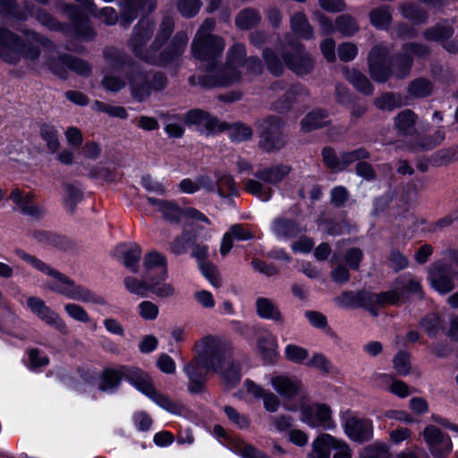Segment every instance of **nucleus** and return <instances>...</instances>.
Here are the masks:
<instances>
[{
  "mask_svg": "<svg viewBox=\"0 0 458 458\" xmlns=\"http://www.w3.org/2000/svg\"><path fill=\"white\" fill-rule=\"evenodd\" d=\"M415 115L411 110H405L395 119V127L403 134H411L414 131Z\"/></svg>",
  "mask_w": 458,
  "mask_h": 458,
  "instance_id": "obj_38",
  "label": "nucleus"
},
{
  "mask_svg": "<svg viewBox=\"0 0 458 458\" xmlns=\"http://www.w3.org/2000/svg\"><path fill=\"white\" fill-rule=\"evenodd\" d=\"M147 201L156 211L162 215L164 219L169 222H179L182 218H187L192 221H202L209 224L208 218L196 208H188L182 209L174 201L156 198H148Z\"/></svg>",
  "mask_w": 458,
  "mask_h": 458,
  "instance_id": "obj_10",
  "label": "nucleus"
},
{
  "mask_svg": "<svg viewBox=\"0 0 458 458\" xmlns=\"http://www.w3.org/2000/svg\"><path fill=\"white\" fill-rule=\"evenodd\" d=\"M291 168L286 165H276L269 168H260L254 174L255 177L263 181L267 184L250 179L245 183L248 192L253 194L263 201H267L272 196L270 185H276L280 182L288 174Z\"/></svg>",
  "mask_w": 458,
  "mask_h": 458,
  "instance_id": "obj_9",
  "label": "nucleus"
},
{
  "mask_svg": "<svg viewBox=\"0 0 458 458\" xmlns=\"http://www.w3.org/2000/svg\"><path fill=\"white\" fill-rule=\"evenodd\" d=\"M64 310L74 320L83 323L89 321V316L87 311L78 304L67 303L64 305Z\"/></svg>",
  "mask_w": 458,
  "mask_h": 458,
  "instance_id": "obj_50",
  "label": "nucleus"
},
{
  "mask_svg": "<svg viewBox=\"0 0 458 458\" xmlns=\"http://www.w3.org/2000/svg\"><path fill=\"white\" fill-rule=\"evenodd\" d=\"M272 388L284 399H292L302 392V383L295 377L274 373L269 377Z\"/></svg>",
  "mask_w": 458,
  "mask_h": 458,
  "instance_id": "obj_18",
  "label": "nucleus"
},
{
  "mask_svg": "<svg viewBox=\"0 0 458 458\" xmlns=\"http://www.w3.org/2000/svg\"><path fill=\"white\" fill-rule=\"evenodd\" d=\"M214 28L215 21L207 19L199 29L191 45L192 55L197 59L213 60L223 52L224 40L220 37L210 34Z\"/></svg>",
  "mask_w": 458,
  "mask_h": 458,
  "instance_id": "obj_8",
  "label": "nucleus"
},
{
  "mask_svg": "<svg viewBox=\"0 0 458 458\" xmlns=\"http://www.w3.org/2000/svg\"><path fill=\"white\" fill-rule=\"evenodd\" d=\"M160 276V280H150L148 282V292L160 298H168L174 295V288L171 284L165 283V279Z\"/></svg>",
  "mask_w": 458,
  "mask_h": 458,
  "instance_id": "obj_39",
  "label": "nucleus"
},
{
  "mask_svg": "<svg viewBox=\"0 0 458 458\" xmlns=\"http://www.w3.org/2000/svg\"><path fill=\"white\" fill-rule=\"evenodd\" d=\"M271 232L278 239L286 241L297 236L301 229L294 221L285 217L275 218L270 225Z\"/></svg>",
  "mask_w": 458,
  "mask_h": 458,
  "instance_id": "obj_23",
  "label": "nucleus"
},
{
  "mask_svg": "<svg viewBox=\"0 0 458 458\" xmlns=\"http://www.w3.org/2000/svg\"><path fill=\"white\" fill-rule=\"evenodd\" d=\"M428 48L422 44H406L403 48V53L394 60H390L387 55L389 49L386 46H377L369 53V72L373 80L376 81H386L394 67L393 72L400 78L408 75L411 64V55L423 58L428 55Z\"/></svg>",
  "mask_w": 458,
  "mask_h": 458,
  "instance_id": "obj_5",
  "label": "nucleus"
},
{
  "mask_svg": "<svg viewBox=\"0 0 458 458\" xmlns=\"http://www.w3.org/2000/svg\"><path fill=\"white\" fill-rule=\"evenodd\" d=\"M277 347V338L272 334L264 335L258 343L259 352L264 356V358L268 360H271L276 354Z\"/></svg>",
  "mask_w": 458,
  "mask_h": 458,
  "instance_id": "obj_37",
  "label": "nucleus"
},
{
  "mask_svg": "<svg viewBox=\"0 0 458 458\" xmlns=\"http://www.w3.org/2000/svg\"><path fill=\"white\" fill-rule=\"evenodd\" d=\"M82 197L81 191L73 185L64 187V201L67 206H73L81 200Z\"/></svg>",
  "mask_w": 458,
  "mask_h": 458,
  "instance_id": "obj_62",
  "label": "nucleus"
},
{
  "mask_svg": "<svg viewBox=\"0 0 458 458\" xmlns=\"http://www.w3.org/2000/svg\"><path fill=\"white\" fill-rule=\"evenodd\" d=\"M400 12L403 18L415 24L424 23L428 19V13L421 7L413 3L400 5Z\"/></svg>",
  "mask_w": 458,
  "mask_h": 458,
  "instance_id": "obj_34",
  "label": "nucleus"
},
{
  "mask_svg": "<svg viewBox=\"0 0 458 458\" xmlns=\"http://www.w3.org/2000/svg\"><path fill=\"white\" fill-rule=\"evenodd\" d=\"M194 349L196 357L184 367L191 393L201 392L206 383V373L218 372L225 363L226 368L221 372L225 386L233 388L240 382L241 366L234 361H229L233 348L226 339L207 335L195 344Z\"/></svg>",
  "mask_w": 458,
  "mask_h": 458,
  "instance_id": "obj_2",
  "label": "nucleus"
},
{
  "mask_svg": "<svg viewBox=\"0 0 458 458\" xmlns=\"http://www.w3.org/2000/svg\"><path fill=\"white\" fill-rule=\"evenodd\" d=\"M265 392L266 389L263 386L250 379H246L235 395L242 400L251 402L252 400L261 399Z\"/></svg>",
  "mask_w": 458,
  "mask_h": 458,
  "instance_id": "obj_31",
  "label": "nucleus"
},
{
  "mask_svg": "<svg viewBox=\"0 0 458 458\" xmlns=\"http://www.w3.org/2000/svg\"><path fill=\"white\" fill-rule=\"evenodd\" d=\"M213 433L220 441L222 439L231 441L233 445L232 449L243 458H269L252 446L248 445L240 440H231L225 428L220 425H216L214 427Z\"/></svg>",
  "mask_w": 458,
  "mask_h": 458,
  "instance_id": "obj_22",
  "label": "nucleus"
},
{
  "mask_svg": "<svg viewBox=\"0 0 458 458\" xmlns=\"http://www.w3.org/2000/svg\"><path fill=\"white\" fill-rule=\"evenodd\" d=\"M244 47L241 44L233 45L229 49L225 67L219 70L211 69L207 74L208 80L204 82L209 86H230L239 82L242 73L240 68H242L245 64L251 72H260V61L253 57L244 61Z\"/></svg>",
  "mask_w": 458,
  "mask_h": 458,
  "instance_id": "obj_7",
  "label": "nucleus"
},
{
  "mask_svg": "<svg viewBox=\"0 0 458 458\" xmlns=\"http://www.w3.org/2000/svg\"><path fill=\"white\" fill-rule=\"evenodd\" d=\"M223 124L225 126L223 130H228V135L233 141H244L249 140L252 135V130L243 123H233L230 126H227L225 123Z\"/></svg>",
  "mask_w": 458,
  "mask_h": 458,
  "instance_id": "obj_40",
  "label": "nucleus"
},
{
  "mask_svg": "<svg viewBox=\"0 0 458 458\" xmlns=\"http://www.w3.org/2000/svg\"><path fill=\"white\" fill-rule=\"evenodd\" d=\"M27 45L13 32L0 28V57L9 64H18L21 58L33 64L47 66L54 73L64 77V68L78 74L87 75L90 67L85 61L71 56L60 57L57 61L55 55V46L48 39L36 34L34 31H25Z\"/></svg>",
  "mask_w": 458,
  "mask_h": 458,
  "instance_id": "obj_1",
  "label": "nucleus"
},
{
  "mask_svg": "<svg viewBox=\"0 0 458 458\" xmlns=\"http://www.w3.org/2000/svg\"><path fill=\"white\" fill-rule=\"evenodd\" d=\"M34 198L33 193L22 191L18 188L13 189L10 193L11 200L23 215L39 218L45 214V208L43 206L36 204L33 201Z\"/></svg>",
  "mask_w": 458,
  "mask_h": 458,
  "instance_id": "obj_20",
  "label": "nucleus"
},
{
  "mask_svg": "<svg viewBox=\"0 0 458 458\" xmlns=\"http://www.w3.org/2000/svg\"><path fill=\"white\" fill-rule=\"evenodd\" d=\"M40 136L47 142L50 151L55 152L59 147L58 132L54 126L43 124L40 127Z\"/></svg>",
  "mask_w": 458,
  "mask_h": 458,
  "instance_id": "obj_42",
  "label": "nucleus"
},
{
  "mask_svg": "<svg viewBox=\"0 0 458 458\" xmlns=\"http://www.w3.org/2000/svg\"><path fill=\"white\" fill-rule=\"evenodd\" d=\"M335 445H337V438L329 434H321L311 443V450L308 454L309 458H331Z\"/></svg>",
  "mask_w": 458,
  "mask_h": 458,
  "instance_id": "obj_25",
  "label": "nucleus"
},
{
  "mask_svg": "<svg viewBox=\"0 0 458 458\" xmlns=\"http://www.w3.org/2000/svg\"><path fill=\"white\" fill-rule=\"evenodd\" d=\"M371 24L380 30H386L392 21V13L388 6L373 9L369 13Z\"/></svg>",
  "mask_w": 458,
  "mask_h": 458,
  "instance_id": "obj_35",
  "label": "nucleus"
},
{
  "mask_svg": "<svg viewBox=\"0 0 458 458\" xmlns=\"http://www.w3.org/2000/svg\"><path fill=\"white\" fill-rule=\"evenodd\" d=\"M123 378L165 411L175 415H181L183 412L182 404L157 392L148 375L137 368L122 367L117 369L104 370L98 382V388L103 392L113 393L118 388Z\"/></svg>",
  "mask_w": 458,
  "mask_h": 458,
  "instance_id": "obj_4",
  "label": "nucleus"
},
{
  "mask_svg": "<svg viewBox=\"0 0 458 458\" xmlns=\"http://www.w3.org/2000/svg\"><path fill=\"white\" fill-rule=\"evenodd\" d=\"M423 438L436 458H445L452 452L453 445L449 436L433 425L424 428Z\"/></svg>",
  "mask_w": 458,
  "mask_h": 458,
  "instance_id": "obj_16",
  "label": "nucleus"
},
{
  "mask_svg": "<svg viewBox=\"0 0 458 458\" xmlns=\"http://www.w3.org/2000/svg\"><path fill=\"white\" fill-rule=\"evenodd\" d=\"M173 26V20L169 17L165 18L160 24L155 41L149 49L144 50L143 47L152 34V23L148 19H141L135 27L130 41L132 52L139 58L152 64L164 65L174 61L182 55L189 38L185 32H178L172 42L160 51V47L171 35Z\"/></svg>",
  "mask_w": 458,
  "mask_h": 458,
  "instance_id": "obj_3",
  "label": "nucleus"
},
{
  "mask_svg": "<svg viewBox=\"0 0 458 458\" xmlns=\"http://www.w3.org/2000/svg\"><path fill=\"white\" fill-rule=\"evenodd\" d=\"M394 368L399 375H408L411 369L410 357L405 352H398L394 358Z\"/></svg>",
  "mask_w": 458,
  "mask_h": 458,
  "instance_id": "obj_47",
  "label": "nucleus"
},
{
  "mask_svg": "<svg viewBox=\"0 0 458 458\" xmlns=\"http://www.w3.org/2000/svg\"><path fill=\"white\" fill-rule=\"evenodd\" d=\"M363 458H393L386 445L375 444L368 447L362 454Z\"/></svg>",
  "mask_w": 458,
  "mask_h": 458,
  "instance_id": "obj_48",
  "label": "nucleus"
},
{
  "mask_svg": "<svg viewBox=\"0 0 458 458\" xmlns=\"http://www.w3.org/2000/svg\"><path fill=\"white\" fill-rule=\"evenodd\" d=\"M17 255L30 264L37 270L42 272L48 276L47 287L69 299L87 303L105 304L102 297L96 295L89 289L76 284L66 276L58 272L42 260L23 252L17 250Z\"/></svg>",
  "mask_w": 458,
  "mask_h": 458,
  "instance_id": "obj_6",
  "label": "nucleus"
},
{
  "mask_svg": "<svg viewBox=\"0 0 458 458\" xmlns=\"http://www.w3.org/2000/svg\"><path fill=\"white\" fill-rule=\"evenodd\" d=\"M375 104L378 108L383 110H393L403 105L401 97L394 94L383 95L376 100Z\"/></svg>",
  "mask_w": 458,
  "mask_h": 458,
  "instance_id": "obj_45",
  "label": "nucleus"
},
{
  "mask_svg": "<svg viewBox=\"0 0 458 458\" xmlns=\"http://www.w3.org/2000/svg\"><path fill=\"white\" fill-rule=\"evenodd\" d=\"M293 419L287 415L272 416L269 420V428L276 431H284L292 427Z\"/></svg>",
  "mask_w": 458,
  "mask_h": 458,
  "instance_id": "obj_54",
  "label": "nucleus"
},
{
  "mask_svg": "<svg viewBox=\"0 0 458 458\" xmlns=\"http://www.w3.org/2000/svg\"><path fill=\"white\" fill-rule=\"evenodd\" d=\"M284 353L285 359L290 362L315 368L324 372L328 371V361L321 353L315 352L310 357V352L306 348L295 344H287Z\"/></svg>",
  "mask_w": 458,
  "mask_h": 458,
  "instance_id": "obj_12",
  "label": "nucleus"
},
{
  "mask_svg": "<svg viewBox=\"0 0 458 458\" xmlns=\"http://www.w3.org/2000/svg\"><path fill=\"white\" fill-rule=\"evenodd\" d=\"M264 59L268 70L275 75H279L284 71V64L271 50L266 49L263 52Z\"/></svg>",
  "mask_w": 458,
  "mask_h": 458,
  "instance_id": "obj_49",
  "label": "nucleus"
},
{
  "mask_svg": "<svg viewBox=\"0 0 458 458\" xmlns=\"http://www.w3.org/2000/svg\"><path fill=\"white\" fill-rule=\"evenodd\" d=\"M293 31L300 38L309 39L312 36V29L302 13H295L291 19Z\"/></svg>",
  "mask_w": 458,
  "mask_h": 458,
  "instance_id": "obj_36",
  "label": "nucleus"
},
{
  "mask_svg": "<svg viewBox=\"0 0 458 458\" xmlns=\"http://www.w3.org/2000/svg\"><path fill=\"white\" fill-rule=\"evenodd\" d=\"M458 159V147L444 148L432 155L430 162L432 165L439 166L446 165Z\"/></svg>",
  "mask_w": 458,
  "mask_h": 458,
  "instance_id": "obj_41",
  "label": "nucleus"
},
{
  "mask_svg": "<svg viewBox=\"0 0 458 458\" xmlns=\"http://www.w3.org/2000/svg\"><path fill=\"white\" fill-rule=\"evenodd\" d=\"M369 156V151L364 148H360L358 149L350 151V152H344L342 154L343 158V166L344 169L350 165L351 163L368 158Z\"/></svg>",
  "mask_w": 458,
  "mask_h": 458,
  "instance_id": "obj_58",
  "label": "nucleus"
},
{
  "mask_svg": "<svg viewBox=\"0 0 458 458\" xmlns=\"http://www.w3.org/2000/svg\"><path fill=\"white\" fill-rule=\"evenodd\" d=\"M300 420L312 428L332 430L336 427L332 411L325 403H304L300 407Z\"/></svg>",
  "mask_w": 458,
  "mask_h": 458,
  "instance_id": "obj_11",
  "label": "nucleus"
},
{
  "mask_svg": "<svg viewBox=\"0 0 458 458\" xmlns=\"http://www.w3.org/2000/svg\"><path fill=\"white\" fill-rule=\"evenodd\" d=\"M141 183L146 190L160 195H164L167 191V188L163 182L155 181L149 176H144L141 180Z\"/></svg>",
  "mask_w": 458,
  "mask_h": 458,
  "instance_id": "obj_63",
  "label": "nucleus"
},
{
  "mask_svg": "<svg viewBox=\"0 0 458 458\" xmlns=\"http://www.w3.org/2000/svg\"><path fill=\"white\" fill-rule=\"evenodd\" d=\"M431 90V83L425 79L416 80L409 87L410 94L414 97H426Z\"/></svg>",
  "mask_w": 458,
  "mask_h": 458,
  "instance_id": "obj_46",
  "label": "nucleus"
},
{
  "mask_svg": "<svg viewBox=\"0 0 458 458\" xmlns=\"http://www.w3.org/2000/svg\"><path fill=\"white\" fill-rule=\"evenodd\" d=\"M320 23L323 31L327 34L337 30L344 35L351 36L358 30L354 19L349 15L339 16L336 19L335 25L327 19H321Z\"/></svg>",
  "mask_w": 458,
  "mask_h": 458,
  "instance_id": "obj_26",
  "label": "nucleus"
},
{
  "mask_svg": "<svg viewBox=\"0 0 458 458\" xmlns=\"http://www.w3.org/2000/svg\"><path fill=\"white\" fill-rule=\"evenodd\" d=\"M200 8V2L199 0H180L178 3V9L182 15L185 17L194 16Z\"/></svg>",
  "mask_w": 458,
  "mask_h": 458,
  "instance_id": "obj_56",
  "label": "nucleus"
},
{
  "mask_svg": "<svg viewBox=\"0 0 458 458\" xmlns=\"http://www.w3.org/2000/svg\"><path fill=\"white\" fill-rule=\"evenodd\" d=\"M116 255L123 259L124 266L132 272L137 271V263L140 257V248L137 244H120Z\"/></svg>",
  "mask_w": 458,
  "mask_h": 458,
  "instance_id": "obj_29",
  "label": "nucleus"
},
{
  "mask_svg": "<svg viewBox=\"0 0 458 458\" xmlns=\"http://www.w3.org/2000/svg\"><path fill=\"white\" fill-rule=\"evenodd\" d=\"M104 55L106 61V68L110 70H118L124 63L123 56L115 49H106Z\"/></svg>",
  "mask_w": 458,
  "mask_h": 458,
  "instance_id": "obj_52",
  "label": "nucleus"
},
{
  "mask_svg": "<svg viewBox=\"0 0 458 458\" xmlns=\"http://www.w3.org/2000/svg\"><path fill=\"white\" fill-rule=\"evenodd\" d=\"M293 55H284V61L287 67L296 74H306L312 68V60L301 48H294Z\"/></svg>",
  "mask_w": 458,
  "mask_h": 458,
  "instance_id": "obj_24",
  "label": "nucleus"
},
{
  "mask_svg": "<svg viewBox=\"0 0 458 458\" xmlns=\"http://www.w3.org/2000/svg\"><path fill=\"white\" fill-rule=\"evenodd\" d=\"M27 305L30 311L37 315L47 324L53 326L62 333H67L68 328L60 316L48 308L45 302L38 297H30L27 300Z\"/></svg>",
  "mask_w": 458,
  "mask_h": 458,
  "instance_id": "obj_19",
  "label": "nucleus"
},
{
  "mask_svg": "<svg viewBox=\"0 0 458 458\" xmlns=\"http://www.w3.org/2000/svg\"><path fill=\"white\" fill-rule=\"evenodd\" d=\"M344 73L346 80L360 92L367 95L372 92V86L368 78L357 70L346 67L344 69Z\"/></svg>",
  "mask_w": 458,
  "mask_h": 458,
  "instance_id": "obj_32",
  "label": "nucleus"
},
{
  "mask_svg": "<svg viewBox=\"0 0 458 458\" xmlns=\"http://www.w3.org/2000/svg\"><path fill=\"white\" fill-rule=\"evenodd\" d=\"M327 114L321 109H316L310 112L301 122V130L303 131H310L312 130L325 126L327 123Z\"/></svg>",
  "mask_w": 458,
  "mask_h": 458,
  "instance_id": "obj_33",
  "label": "nucleus"
},
{
  "mask_svg": "<svg viewBox=\"0 0 458 458\" xmlns=\"http://www.w3.org/2000/svg\"><path fill=\"white\" fill-rule=\"evenodd\" d=\"M191 236L189 233H183L176 238L171 245V250L174 254L180 255L184 253L190 246Z\"/></svg>",
  "mask_w": 458,
  "mask_h": 458,
  "instance_id": "obj_64",
  "label": "nucleus"
},
{
  "mask_svg": "<svg viewBox=\"0 0 458 458\" xmlns=\"http://www.w3.org/2000/svg\"><path fill=\"white\" fill-rule=\"evenodd\" d=\"M420 327L429 335H435L440 327V318L437 314H430L425 317L420 322Z\"/></svg>",
  "mask_w": 458,
  "mask_h": 458,
  "instance_id": "obj_53",
  "label": "nucleus"
},
{
  "mask_svg": "<svg viewBox=\"0 0 458 458\" xmlns=\"http://www.w3.org/2000/svg\"><path fill=\"white\" fill-rule=\"evenodd\" d=\"M185 123L189 125H195L198 130L205 131L207 133L223 131L225 127L224 124L219 123L215 117L200 109H194L188 112L185 116Z\"/></svg>",
  "mask_w": 458,
  "mask_h": 458,
  "instance_id": "obj_21",
  "label": "nucleus"
},
{
  "mask_svg": "<svg viewBox=\"0 0 458 458\" xmlns=\"http://www.w3.org/2000/svg\"><path fill=\"white\" fill-rule=\"evenodd\" d=\"M323 160L327 166L335 170H343L342 155L337 157L335 151L330 148H325L322 151Z\"/></svg>",
  "mask_w": 458,
  "mask_h": 458,
  "instance_id": "obj_51",
  "label": "nucleus"
},
{
  "mask_svg": "<svg viewBox=\"0 0 458 458\" xmlns=\"http://www.w3.org/2000/svg\"><path fill=\"white\" fill-rule=\"evenodd\" d=\"M259 15L257 11L246 9L241 12L236 18V25L243 30H248L259 21Z\"/></svg>",
  "mask_w": 458,
  "mask_h": 458,
  "instance_id": "obj_43",
  "label": "nucleus"
},
{
  "mask_svg": "<svg viewBox=\"0 0 458 458\" xmlns=\"http://www.w3.org/2000/svg\"><path fill=\"white\" fill-rule=\"evenodd\" d=\"M199 267L203 276L209 281V283L215 286L218 287L220 285L219 278L216 276V267L206 261H200L199 263Z\"/></svg>",
  "mask_w": 458,
  "mask_h": 458,
  "instance_id": "obj_59",
  "label": "nucleus"
},
{
  "mask_svg": "<svg viewBox=\"0 0 458 458\" xmlns=\"http://www.w3.org/2000/svg\"><path fill=\"white\" fill-rule=\"evenodd\" d=\"M283 123L278 117H268L260 124V144L267 150L281 148L283 138Z\"/></svg>",
  "mask_w": 458,
  "mask_h": 458,
  "instance_id": "obj_17",
  "label": "nucleus"
},
{
  "mask_svg": "<svg viewBox=\"0 0 458 458\" xmlns=\"http://www.w3.org/2000/svg\"><path fill=\"white\" fill-rule=\"evenodd\" d=\"M125 288L132 294H136L141 297L147 296L148 293V283L139 280L135 277H125L124 278Z\"/></svg>",
  "mask_w": 458,
  "mask_h": 458,
  "instance_id": "obj_44",
  "label": "nucleus"
},
{
  "mask_svg": "<svg viewBox=\"0 0 458 458\" xmlns=\"http://www.w3.org/2000/svg\"><path fill=\"white\" fill-rule=\"evenodd\" d=\"M253 233L247 227L242 225H234L228 233L224 234L222 239L220 252L226 255L233 247V238L238 241H247L253 238Z\"/></svg>",
  "mask_w": 458,
  "mask_h": 458,
  "instance_id": "obj_27",
  "label": "nucleus"
},
{
  "mask_svg": "<svg viewBox=\"0 0 458 458\" xmlns=\"http://www.w3.org/2000/svg\"><path fill=\"white\" fill-rule=\"evenodd\" d=\"M342 420L344 432L350 439L363 442L371 438L373 424L370 420L346 411L343 414Z\"/></svg>",
  "mask_w": 458,
  "mask_h": 458,
  "instance_id": "obj_14",
  "label": "nucleus"
},
{
  "mask_svg": "<svg viewBox=\"0 0 458 458\" xmlns=\"http://www.w3.org/2000/svg\"><path fill=\"white\" fill-rule=\"evenodd\" d=\"M158 307L148 301H144L139 305V313L146 320H154L158 316Z\"/></svg>",
  "mask_w": 458,
  "mask_h": 458,
  "instance_id": "obj_55",
  "label": "nucleus"
},
{
  "mask_svg": "<svg viewBox=\"0 0 458 458\" xmlns=\"http://www.w3.org/2000/svg\"><path fill=\"white\" fill-rule=\"evenodd\" d=\"M143 265L147 272L157 273L162 277H167V263L164 255L157 251H150L145 257Z\"/></svg>",
  "mask_w": 458,
  "mask_h": 458,
  "instance_id": "obj_30",
  "label": "nucleus"
},
{
  "mask_svg": "<svg viewBox=\"0 0 458 458\" xmlns=\"http://www.w3.org/2000/svg\"><path fill=\"white\" fill-rule=\"evenodd\" d=\"M257 314L264 318L276 323H283L284 319L276 304L270 299L259 297L256 300Z\"/></svg>",
  "mask_w": 458,
  "mask_h": 458,
  "instance_id": "obj_28",
  "label": "nucleus"
},
{
  "mask_svg": "<svg viewBox=\"0 0 458 458\" xmlns=\"http://www.w3.org/2000/svg\"><path fill=\"white\" fill-rule=\"evenodd\" d=\"M305 318L316 328L325 329L327 327V318L321 312L308 310L305 312Z\"/></svg>",
  "mask_w": 458,
  "mask_h": 458,
  "instance_id": "obj_61",
  "label": "nucleus"
},
{
  "mask_svg": "<svg viewBox=\"0 0 458 458\" xmlns=\"http://www.w3.org/2000/svg\"><path fill=\"white\" fill-rule=\"evenodd\" d=\"M337 52L342 61L349 62L353 60L357 55L358 47L352 43H343L339 45Z\"/></svg>",
  "mask_w": 458,
  "mask_h": 458,
  "instance_id": "obj_60",
  "label": "nucleus"
},
{
  "mask_svg": "<svg viewBox=\"0 0 458 458\" xmlns=\"http://www.w3.org/2000/svg\"><path fill=\"white\" fill-rule=\"evenodd\" d=\"M264 409L268 412H276L280 407L279 397L269 390H266L261 397Z\"/></svg>",
  "mask_w": 458,
  "mask_h": 458,
  "instance_id": "obj_57",
  "label": "nucleus"
},
{
  "mask_svg": "<svg viewBox=\"0 0 458 458\" xmlns=\"http://www.w3.org/2000/svg\"><path fill=\"white\" fill-rule=\"evenodd\" d=\"M165 85L166 79L161 73L153 75L151 81L149 75L142 72L132 74L130 79L131 94L139 100L145 99L153 90H161Z\"/></svg>",
  "mask_w": 458,
  "mask_h": 458,
  "instance_id": "obj_13",
  "label": "nucleus"
},
{
  "mask_svg": "<svg viewBox=\"0 0 458 458\" xmlns=\"http://www.w3.org/2000/svg\"><path fill=\"white\" fill-rule=\"evenodd\" d=\"M455 277H458V273L451 266L441 262L433 264L428 269L429 284L440 294H445L454 288Z\"/></svg>",
  "mask_w": 458,
  "mask_h": 458,
  "instance_id": "obj_15",
  "label": "nucleus"
}]
</instances>
